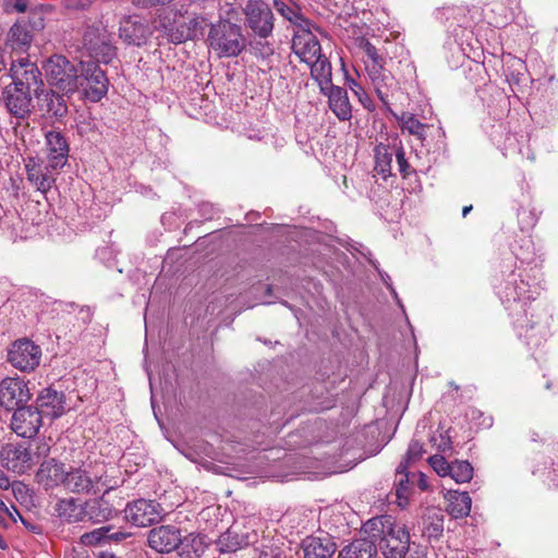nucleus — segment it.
Returning a JSON list of instances; mask_svg holds the SVG:
<instances>
[{"mask_svg": "<svg viewBox=\"0 0 558 558\" xmlns=\"http://www.w3.org/2000/svg\"><path fill=\"white\" fill-rule=\"evenodd\" d=\"M8 519L15 521L12 513L10 512L9 508L3 502V500L0 498V524L5 525Z\"/></svg>", "mask_w": 558, "mask_h": 558, "instance_id": "obj_61", "label": "nucleus"}, {"mask_svg": "<svg viewBox=\"0 0 558 558\" xmlns=\"http://www.w3.org/2000/svg\"><path fill=\"white\" fill-rule=\"evenodd\" d=\"M112 530V525H105L98 529H95L90 532H86L81 535L80 544L83 546H98L107 544V533Z\"/></svg>", "mask_w": 558, "mask_h": 558, "instance_id": "obj_43", "label": "nucleus"}, {"mask_svg": "<svg viewBox=\"0 0 558 558\" xmlns=\"http://www.w3.org/2000/svg\"><path fill=\"white\" fill-rule=\"evenodd\" d=\"M177 23L171 20L169 16H160L159 17V29L167 36L170 40V29H175Z\"/></svg>", "mask_w": 558, "mask_h": 558, "instance_id": "obj_58", "label": "nucleus"}, {"mask_svg": "<svg viewBox=\"0 0 558 558\" xmlns=\"http://www.w3.org/2000/svg\"><path fill=\"white\" fill-rule=\"evenodd\" d=\"M208 44L219 57L233 58L245 49L246 38L239 24L220 19L210 25Z\"/></svg>", "mask_w": 558, "mask_h": 558, "instance_id": "obj_1", "label": "nucleus"}, {"mask_svg": "<svg viewBox=\"0 0 558 558\" xmlns=\"http://www.w3.org/2000/svg\"><path fill=\"white\" fill-rule=\"evenodd\" d=\"M330 110L341 121H348L352 117V109L349 101L348 93L344 88L336 85L327 87L326 94Z\"/></svg>", "mask_w": 558, "mask_h": 558, "instance_id": "obj_28", "label": "nucleus"}, {"mask_svg": "<svg viewBox=\"0 0 558 558\" xmlns=\"http://www.w3.org/2000/svg\"><path fill=\"white\" fill-rule=\"evenodd\" d=\"M428 463L439 476H448L451 462H448L444 456L434 454L428 458Z\"/></svg>", "mask_w": 558, "mask_h": 558, "instance_id": "obj_48", "label": "nucleus"}, {"mask_svg": "<svg viewBox=\"0 0 558 558\" xmlns=\"http://www.w3.org/2000/svg\"><path fill=\"white\" fill-rule=\"evenodd\" d=\"M0 462L8 471L24 474L34 465L33 454L23 444H5L0 450Z\"/></svg>", "mask_w": 558, "mask_h": 558, "instance_id": "obj_14", "label": "nucleus"}, {"mask_svg": "<svg viewBox=\"0 0 558 558\" xmlns=\"http://www.w3.org/2000/svg\"><path fill=\"white\" fill-rule=\"evenodd\" d=\"M43 426L41 414L33 405L13 410L10 427L20 437L33 438Z\"/></svg>", "mask_w": 558, "mask_h": 558, "instance_id": "obj_15", "label": "nucleus"}, {"mask_svg": "<svg viewBox=\"0 0 558 558\" xmlns=\"http://www.w3.org/2000/svg\"><path fill=\"white\" fill-rule=\"evenodd\" d=\"M307 64L311 66V75L318 83L320 92L326 94L327 87L332 85L331 63L322 54L315 61L313 60Z\"/></svg>", "mask_w": 558, "mask_h": 558, "instance_id": "obj_30", "label": "nucleus"}, {"mask_svg": "<svg viewBox=\"0 0 558 558\" xmlns=\"http://www.w3.org/2000/svg\"><path fill=\"white\" fill-rule=\"evenodd\" d=\"M214 213H215V208L211 204L203 203L199 205V214L206 220L213 219Z\"/></svg>", "mask_w": 558, "mask_h": 558, "instance_id": "obj_62", "label": "nucleus"}, {"mask_svg": "<svg viewBox=\"0 0 558 558\" xmlns=\"http://www.w3.org/2000/svg\"><path fill=\"white\" fill-rule=\"evenodd\" d=\"M444 532V515L436 510L428 511L423 517L422 534L428 539H438Z\"/></svg>", "mask_w": 558, "mask_h": 558, "instance_id": "obj_35", "label": "nucleus"}, {"mask_svg": "<svg viewBox=\"0 0 558 558\" xmlns=\"http://www.w3.org/2000/svg\"><path fill=\"white\" fill-rule=\"evenodd\" d=\"M245 25L260 39L272 35L275 15L268 3L263 0H247L243 7Z\"/></svg>", "mask_w": 558, "mask_h": 558, "instance_id": "obj_9", "label": "nucleus"}, {"mask_svg": "<svg viewBox=\"0 0 558 558\" xmlns=\"http://www.w3.org/2000/svg\"><path fill=\"white\" fill-rule=\"evenodd\" d=\"M257 550V558H287L282 546L276 543L262 544Z\"/></svg>", "mask_w": 558, "mask_h": 558, "instance_id": "obj_45", "label": "nucleus"}, {"mask_svg": "<svg viewBox=\"0 0 558 558\" xmlns=\"http://www.w3.org/2000/svg\"><path fill=\"white\" fill-rule=\"evenodd\" d=\"M95 0H63L64 7L70 10H86Z\"/></svg>", "mask_w": 558, "mask_h": 558, "instance_id": "obj_57", "label": "nucleus"}, {"mask_svg": "<svg viewBox=\"0 0 558 558\" xmlns=\"http://www.w3.org/2000/svg\"><path fill=\"white\" fill-rule=\"evenodd\" d=\"M218 0H186L187 7H192L198 10H205L214 7Z\"/></svg>", "mask_w": 558, "mask_h": 558, "instance_id": "obj_60", "label": "nucleus"}, {"mask_svg": "<svg viewBox=\"0 0 558 558\" xmlns=\"http://www.w3.org/2000/svg\"><path fill=\"white\" fill-rule=\"evenodd\" d=\"M304 558H331L337 545L328 534L324 536H307L302 542Z\"/></svg>", "mask_w": 558, "mask_h": 558, "instance_id": "obj_26", "label": "nucleus"}, {"mask_svg": "<svg viewBox=\"0 0 558 558\" xmlns=\"http://www.w3.org/2000/svg\"><path fill=\"white\" fill-rule=\"evenodd\" d=\"M395 155L399 172L403 178L409 177L413 172V169L405 158V151L401 143L399 144L398 147H396Z\"/></svg>", "mask_w": 558, "mask_h": 558, "instance_id": "obj_51", "label": "nucleus"}, {"mask_svg": "<svg viewBox=\"0 0 558 558\" xmlns=\"http://www.w3.org/2000/svg\"><path fill=\"white\" fill-rule=\"evenodd\" d=\"M148 546L156 553L168 554L175 550L183 542L181 530L174 525H160L149 531Z\"/></svg>", "mask_w": 558, "mask_h": 558, "instance_id": "obj_17", "label": "nucleus"}, {"mask_svg": "<svg viewBox=\"0 0 558 558\" xmlns=\"http://www.w3.org/2000/svg\"><path fill=\"white\" fill-rule=\"evenodd\" d=\"M186 40H192L186 22L177 24L175 29H170V41L172 44L179 45L185 43Z\"/></svg>", "mask_w": 558, "mask_h": 558, "instance_id": "obj_49", "label": "nucleus"}, {"mask_svg": "<svg viewBox=\"0 0 558 558\" xmlns=\"http://www.w3.org/2000/svg\"><path fill=\"white\" fill-rule=\"evenodd\" d=\"M292 49L304 63H311L322 56V47L317 37L311 32V27L296 31L292 39Z\"/></svg>", "mask_w": 558, "mask_h": 558, "instance_id": "obj_20", "label": "nucleus"}, {"mask_svg": "<svg viewBox=\"0 0 558 558\" xmlns=\"http://www.w3.org/2000/svg\"><path fill=\"white\" fill-rule=\"evenodd\" d=\"M545 476L544 482L554 488H558V462H553L550 468L546 472L541 473Z\"/></svg>", "mask_w": 558, "mask_h": 558, "instance_id": "obj_56", "label": "nucleus"}, {"mask_svg": "<svg viewBox=\"0 0 558 558\" xmlns=\"http://www.w3.org/2000/svg\"><path fill=\"white\" fill-rule=\"evenodd\" d=\"M126 519L135 526L145 527L159 522L162 508L155 500L137 499L125 507Z\"/></svg>", "mask_w": 558, "mask_h": 558, "instance_id": "obj_13", "label": "nucleus"}, {"mask_svg": "<svg viewBox=\"0 0 558 558\" xmlns=\"http://www.w3.org/2000/svg\"><path fill=\"white\" fill-rule=\"evenodd\" d=\"M56 511L58 517L68 523L85 521L84 504H77L72 497L59 500Z\"/></svg>", "mask_w": 558, "mask_h": 558, "instance_id": "obj_31", "label": "nucleus"}, {"mask_svg": "<svg viewBox=\"0 0 558 558\" xmlns=\"http://www.w3.org/2000/svg\"><path fill=\"white\" fill-rule=\"evenodd\" d=\"M350 89L355 94V96L359 98L360 102L365 107L368 108L372 104L369 97L365 93L364 88L359 84L355 80L350 78L348 80Z\"/></svg>", "mask_w": 558, "mask_h": 558, "instance_id": "obj_55", "label": "nucleus"}, {"mask_svg": "<svg viewBox=\"0 0 558 558\" xmlns=\"http://www.w3.org/2000/svg\"><path fill=\"white\" fill-rule=\"evenodd\" d=\"M83 48L88 56L108 64L117 56L111 34L101 25H87L82 35Z\"/></svg>", "mask_w": 558, "mask_h": 558, "instance_id": "obj_4", "label": "nucleus"}, {"mask_svg": "<svg viewBox=\"0 0 558 558\" xmlns=\"http://www.w3.org/2000/svg\"><path fill=\"white\" fill-rule=\"evenodd\" d=\"M398 120L402 132L407 131L409 134L416 136L423 146H427L426 132L430 129V125L422 123L414 114L408 112H403Z\"/></svg>", "mask_w": 558, "mask_h": 558, "instance_id": "obj_32", "label": "nucleus"}, {"mask_svg": "<svg viewBox=\"0 0 558 558\" xmlns=\"http://www.w3.org/2000/svg\"><path fill=\"white\" fill-rule=\"evenodd\" d=\"M250 544L248 537L240 535L229 529L222 533L217 541V548L220 553H235Z\"/></svg>", "mask_w": 558, "mask_h": 558, "instance_id": "obj_34", "label": "nucleus"}, {"mask_svg": "<svg viewBox=\"0 0 558 558\" xmlns=\"http://www.w3.org/2000/svg\"><path fill=\"white\" fill-rule=\"evenodd\" d=\"M116 486L117 482H108V485H104L102 489L105 490L100 497L84 502L85 520L101 523L118 515L119 508L123 505V498H112Z\"/></svg>", "mask_w": 558, "mask_h": 558, "instance_id": "obj_7", "label": "nucleus"}, {"mask_svg": "<svg viewBox=\"0 0 558 558\" xmlns=\"http://www.w3.org/2000/svg\"><path fill=\"white\" fill-rule=\"evenodd\" d=\"M119 35L128 45L142 46L149 37L150 29L140 15H129L121 20Z\"/></svg>", "mask_w": 558, "mask_h": 558, "instance_id": "obj_21", "label": "nucleus"}, {"mask_svg": "<svg viewBox=\"0 0 558 558\" xmlns=\"http://www.w3.org/2000/svg\"><path fill=\"white\" fill-rule=\"evenodd\" d=\"M34 407L41 418H58L65 413V395L54 388H44L37 396Z\"/></svg>", "mask_w": 558, "mask_h": 558, "instance_id": "obj_19", "label": "nucleus"}, {"mask_svg": "<svg viewBox=\"0 0 558 558\" xmlns=\"http://www.w3.org/2000/svg\"><path fill=\"white\" fill-rule=\"evenodd\" d=\"M205 22V17L202 15L195 14L191 17L186 23L191 33L192 40L197 38L199 35H203V23Z\"/></svg>", "mask_w": 558, "mask_h": 558, "instance_id": "obj_54", "label": "nucleus"}, {"mask_svg": "<svg viewBox=\"0 0 558 558\" xmlns=\"http://www.w3.org/2000/svg\"><path fill=\"white\" fill-rule=\"evenodd\" d=\"M44 69L49 83L63 93H74L78 88L77 69L65 57L61 54L51 56L45 63Z\"/></svg>", "mask_w": 558, "mask_h": 558, "instance_id": "obj_5", "label": "nucleus"}, {"mask_svg": "<svg viewBox=\"0 0 558 558\" xmlns=\"http://www.w3.org/2000/svg\"><path fill=\"white\" fill-rule=\"evenodd\" d=\"M471 506L472 499L469 493L452 492L450 493L447 511L454 519H460L469 515L471 511Z\"/></svg>", "mask_w": 558, "mask_h": 558, "instance_id": "obj_33", "label": "nucleus"}, {"mask_svg": "<svg viewBox=\"0 0 558 558\" xmlns=\"http://www.w3.org/2000/svg\"><path fill=\"white\" fill-rule=\"evenodd\" d=\"M131 535H132L131 533H126L123 531H113V529H112L109 533H107V536H106L107 544L121 543V542L125 541L126 538H129Z\"/></svg>", "mask_w": 558, "mask_h": 558, "instance_id": "obj_59", "label": "nucleus"}, {"mask_svg": "<svg viewBox=\"0 0 558 558\" xmlns=\"http://www.w3.org/2000/svg\"><path fill=\"white\" fill-rule=\"evenodd\" d=\"M10 487L9 477L0 470V488L8 489Z\"/></svg>", "mask_w": 558, "mask_h": 558, "instance_id": "obj_64", "label": "nucleus"}, {"mask_svg": "<svg viewBox=\"0 0 558 558\" xmlns=\"http://www.w3.org/2000/svg\"><path fill=\"white\" fill-rule=\"evenodd\" d=\"M251 47L255 56L260 57L263 59H266L274 53L271 45L268 41H264L260 38L259 40L252 41Z\"/></svg>", "mask_w": 558, "mask_h": 558, "instance_id": "obj_52", "label": "nucleus"}, {"mask_svg": "<svg viewBox=\"0 0 558 558\" xmlns=\"http://www.w3.org/2000/svg\"><path fill=\"white\" fill-rule=\"evenodd\" d=\"M473 466L466 460H454L450 465V476L457 483H468L473 477Z\"/></svg>", "mask_w": 558, "mask_h": 558, "instance_id": "obj_40", "label": "nucleus"}, {"mask_svg": "<svg viewBox=\"0 0 558 558\" xmlns=\"http://www.w3.org/2000/svg\"><path fill=\"white\" fill-rule=\"evenodd\" d=\"M34 33L27 27L25 19H19L10 27L5 46L11 48L13 51L26 52L33 43Z\"/></svg>", "mask_w": 558, "mask_h": 558, "instance_id": "obj_27", "label": "nucleus"}, {"mask_svg": "<svg viewBox=\"0 0 558 558\" xmlns=\"http://www.w3.org/2000/svg\"><path fill=\"white\" fill-rule=\"evenodd\" d=\"M274 7L279 14L298 27V31L303 27L312 26L308 19L304 17L298 9L287 4L284 1L274 0Z\"/></svg>", "mask_w": 558, "mask_h": 558, "instance_id": "obj_39", "label": "nucleus"}, {"mask_svg": "<svg viewBox=\"0 0 558 558\" xmlns=\"http://www.w3.org/2000/svg\"><path fill=\"white\" fill-rule=\"evenodd\" d=\"M66 470L64 463L49 459L40 463L36 472V482L46 490L65 484Z\"/></svg>", "mask_w": 558, "mask_h": 558, "instance_id": "obj_24", "label": "nucleus"}, {"mask_svg": "<svg viewBox=\"0 0 558 558\" xmlns=\"http://www.w3.org/2000/svg\"><path fill=\"white\" fill-rule=\"evenodd\" d=\"M430 441H433L437 449L444 453L452 451V440L448 435V432L440 433L438 437L433 436Z\"/></svg>", "mask_w": 558, "mask_h": 558, "instance_id": "obj_53", "label": "nucleus"}, {"mask_svg": "<svg viewBox=\"0 0 558 558\" xmlns=\"http://www.w3.org/2000/svg\"><path fill=\"white\" fill-rule=\"evenodd\" d=\"M379 548L386 558H403L410 548V533L405 525L392 521L379 541Z\"/></svg>", "mask_w": 558, "mask_h": 558, "instance_id": "obj_12", "label": "nucleus"}, {"mask_svg": "<svg viewBox=\"0 0 558 558\" xmlns=\"http://www.w3.org/2000/svg\"><path fill=\"white\" fill-rule=\"evenodd\" d=\"M32 398L28 381L21 377H5L0 380V407L13 411L25 405Z\"/></svg>", "mask_w": 558, "mask_h": 558, "instance_id": "obj_11", "label": "nucleus"}, {"mask_svg": "<svg viewBox=\"0 0 558 558\" xmlns=\"http://www.w3.org/2000/svg\"><path fill=\"white\" fill-rule=\"evenodd\" d=\"M524 272L521 269L504 271L505 278L497 287V294L507 310L514 311L518 307L526 315L525 305L536 298L537 292L535 287L525 281Z\"/></svg>", "mask_w": 558, "mask_h": 558, "instance_id": "obj_2", "label": "nucleus"}, {"mask_svg": "<svg viewBox=\"0 0 558 558\" xmlns=\"http://www.w3.org/2000/svg\"><path fill=\"white\" fill-rule=\"evenodd\" d=\"M27 180L37 191L47 193L56 183L57 170L50 167V162L45 163L40 159L29 157L25 160Z\"/></svg>", "mask_w": 558, "mask_h": 558, "instance_id": "obj_18", "label": "nucleus"}, {"mask_svg": "<svg viewBox=\"0 0 558 558\" xmlns=\"http://www.w3.org/2000/svg\"><path fill=\"white\" fill-rule=\"evenodd\" d=\"M78 87L92 102L100 101L108 93L109 80L97 62L81 63Z\"/></svg>", "mask_w": 558, "mask_h": 558, "instance_id": "obj_10", "label": "nucleus"}, {"mask_svg": "<svg viewBox=\"0 0 558 558\" xmlns=\"http://www.w3.org/2000/svg\"><path fill=\"white\" fill-rule=\"evenodd\" d=\"M512 253L520 263L531 265L536 263V252L532 238L523 235L511 246Z\"/></svg>", "mask_w": 558, "mask_h": 558, "instance_id": "obj_36", "label": "nucleus"}, {"mask_svg": "<svg viewBox=\"0 0 558 558\" xmlns=\"http://www.w3.org/2000/svg\"><path fill=\"white\" fill-rule=\"evenodd\" d=\"M104 463L72 468L66 472L64 488L74 494H98L110 482Z\"/></svg>", "mask_w": 558, "mask_h": 558, "instance_id": "obj_3", "label": "nucleus"}, {"mask_svg": "<svg viewBox=\"0 0 558 558\" xmlns=\"http://www.w3.org/2000/svg\"><path fill=\"white\" fill-rule=\"evenodd\" d=\"M20 68L22 72L19 70H14V77L12 85L21 88H25L29 90V93H34L35 96L40 93V88L44 86V82L41 80V72L34 64L31 63L27 59H22L20 61Z\"/></svg>", "mask_w": 558, "mask_h": 558, "instance_id": "obj_25", "label": "nucleus"}, {"mask_svg": "<svg viewBox=\"0 0 558 558\" xmlns=\"http://www.w3.org/2000/svg\"><path fill=\"white\" fill-rule=\"evenodd\" d=\"M463 14V9L459 7H442L436 10L435 16L442 24H447L450 20H457L460 25L458 16Z\"/></svg>", "mask_w": 558, "mask_h": 558, "instance_id": "obj_47", "label": "nucleus"}, {"mask_svg": "<svg viewBox=\"0 0 558 558\" xmlns=\"http://www.w3.org/2000/svg\"><path fill=\"white\" fill-rule=\"evenodd\" d=\"M377 546L374 539L356 538L345 545L338 555V558H376Z\"/></svg>", "mask_w": 558, "mask_h": 558, "instance_id": "obj_29", "label": "nucleus"}, {"mask_svg": "<svg viewBox=\"0 0 558 558\" xmlns=\"http://www.w3.org/2000/svg\"><path fill=\"white\" fill-rule=\"evenodd\" d=\"M27 11V27L33 33H39L45 28L46 16L53 11V7L50 4H37L35 7L29 8Z\"/></svg>", "mask_w": 558, "mask_h": 558, "instance_id": "obj_38", "label": "nucleus"}, {"mask_svg": "<svg viewBox=\"0 0 558 558\" xmlns=\"http://www.w3.org/2000/svg\"><path fill=\"white\" fill-rule=\"evenodd\" d=\"M436 135L439 137V141H438V148H444L446 143H445V131L441 126H438L436 128Z\"/></svg>", "mask_w": 558, "mask_h": 558, "instance_id": "obj_63", "label": "nucleus"}, {"mask_svg": "<svg viewBox=\"0 0 558 558\" xmlns=\"http://www.w3.org/2000/svg\"><path fill=\"white\" fill-rule=\"evenodd\" d=\"M518 220L521 231L524 232L529 231L536 225L538 217L532 209L521 207L518 210Z\"/></svg>", "mask_w": 558, "mask_h": 558, "instance_id": "obj_46", "label": "nucleus"}, {"mask_svg": "<svg viewBox=\"0 0 558 558\" xmlns=\"http://www.w3.org/2000/svg\"><path fill=\"white\" fill-rule=\"evenodd\" d=\"M395 150L388 145L379 143L375 146V170L383 175L384 179L391 175V163Z\"/></svg>", "mask_w": 558, "mask_h": 558, "instance_id": "obj_37", "label": "nucleus"}, {"mask_svg": "<svg viewBox=\"0 0 558 558\" xmlns=\"http://www.w3.org/2000/svg\"><path fill=\"white\" fill-rule=\"evenodd\" d=\"M2 9L7 14L25 13L29 9V0H3Z\"/></svg>", "mask_w": 558, "mask_h": 558, "instance_id": "obj_50", "label": "nucleus"}, {"mask_svg": "<svg viewBox=\"0 0 558 558\" xmlns=\"http://www.w3.org/2000/svg\"><path fill=\"white\" fill-rule=\"evenodd\" d=\"M47 161L54 170L63 168L68 163L70 146L65 136L58 131L46 133Z\"/></svg>", "mask_w": 558, "mask_h": 558, "instance_id": "obj_22", "label": "nucleus"}, {"mask_svg": "<svg viewBox=\"0 0 558 558\" xmlns=\"http://www.w3.org/2000/svg\"><path fill=\"white\" fill-rule=\"evenodd\" d=\"M38 110L43 117L61 121L68 114V104L64 95L53 90L41 89L36 96Z\"/></svg>", "mask_w": 558, "mask_h": 558, "instance_id": "obj_23", "label": "nucleus"}, {"mask_svg": "<svg viewBox=\"0 0 558 558\" xmlns=\"http://www.w3.org/2000/svg\"><path fill=\"white\" fill-rule=\"evenodd\" d=\"M409 475L410 474H409L408 470L402 471V472H398L396 470L395 486H396V495H397V499H398V505L400 507H405L408 505V499H409V495H410V490H411Z\"/></svg>", "mask_w": 558, "mask_h": 558, "instance_id": "obj_41", "label": "nucleus"}, {"mask_svg": "<svg viewBox=\"0 0 558 558\" xmlns=\"http://www.w3.org/2000/svg\"><path fill=\"white\" fill-rule=\"evenodd\" d=\"M424 453L423 444L418 440H411L409 444L408 450L397 466L398 472L407 471L411 463L420 460Z\"/></svg>", "mask_w": 558, "mask_h": 558, "instance_id": "obj_44", "label": "nucleus"}, {"mask_svg": "<svg viewBox=\"0 0 558 558\" xmlns=\"http://www.w3.org/2000/svg\"><path fill=\"white\" fill-rule=\"evenodd\" d=\"M7 111L17 120H26L33 110L32 93L25 88L9 84L2 92Z\"/></svg>", "mask_w": 558, "mask_h": 558, "instance_id": "obj_16", "label": "nucleus"}, {"mask_svg": "<svg viewBox=\"0 0 558 558\" xmlns=\"http://www.w3.org/2000/svg\"><path fill=\"white\" fill-rule=\"evenodd\" d=\"M392 519L391 517L385 515V517H376L373 519H369L364 524V531L369 535L372 538H379L381 539L385 531L388 529V526L391 524Z\"/></svg>", "mask_w": 558, "mask_h": 558, "instance_id": "obj_42", "label": "nucleus"}, {"mask_svg": "<svg viewBox=\"0 0 558 558\" xmlns=\"http://www.w3.org/2000/svg\"><path fill=\"white\" fill-rule=\"evenodd\" d=\"M41 348L28 338L13 341L7 349V362L22 373H32L40 364Z\"/></svg>", "mask_w": 558, "mask_h": 558, "instance_id": "obj_6", "label": "nucleus"}, {"mask_svg": "<svg viewBox=\"0 0 558 558\" xmlns=\"http://www.w3.org/2000/svg\"><path fill=\"white\" fill-rule=\"evenodd\" d=\"M360 47L363 49L367 57V61H365V70L376 89V94L380 101L387 105L388 95L384 93L381 88L384 86H388L392 77L390 72H388L385 68L386 59L368 40H362Z\"/></svg>", "mask_w": 558, "mask_h": 558, "instance_id": "obj_8", "label": "nucleus"}]
</instances>
